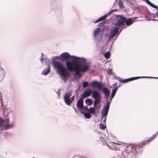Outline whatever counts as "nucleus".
Masks as SVG:
<instances>
[{"label":"nucleus","instance_id":"43","mask_svg":"<svg viewBox=\"0 0 158 158\" xmlns=\"http://www.w3.org/2000/svg\"><path fill=\"white\" fill-rule=\"evenodd\" d=\"M114 96L111 95V96L110 97V99L109 100V101H110V102H111L112 99L113 98Z\"/></svg>","mask_w":158,"mask_h":158},{"label":"nucleus","instance_id":"31","mask_svg":"<svg viewBox=\"0 0 158 158\" xmlns=\"http://www.w3.org/2000/svg\"><path fill=\"white\" fill-rule=\"evenodd\" d=\"M139 77H135L129 78L130 81L139 79Z\"/></svg>","mask_w":158,"mask_h":158},{"label":"nucleus","instance_id":"2","mask_svg":"<svg viewBox=\"0 0 158 158\" xmlns=\"http://www.w3.org/2000/svg\"><path fill=\"white\" fill-rule=\"evenodd\" d=\"M52 64L56 72L60 75L62 80L65 82H66V80L68 79L69 72H74L73 75L75 74V68L72 66L69 65V68H68L67 67H66L65 65L62 63L55 60L54 58L52 59Z\"/></svg>","mask_w":158,"mask_h":158},{"label":"nucleus","instance_id":"51","mask_svg":"<svg viewBox=\"0 0 158 158\" xmlns=\"http://www.w3.org/2000/svg\"><path fill=\"white\" fill-rule=\"evenodd\" d=\"M116 10V9H113V10H111V11H113V12H114V10Z\"/></svg>","mask_w":158,"mask_h":158},{"label":"nucleus","instance_id":"48","mask_svg":"<svg viewBox=\"0 0 158 158\" xmlns=\"http://www.w3.org/2000/svg\"><path fill=\"white\" fill-rule=\"evenodd\" d=\"M62 12V10H61V9H60V10H59V13L60 14H61Z\"/></svg>","mask_w":158,"mask_h":158},{"label":"nucleus","instance_id":"46","mask_svg":"<svg viewBox=\"0 0 158 158\" xmlns=\"http://www.w3.org/2000/svg\"><path fill=\"white\" fill-rule=\"evenodd\" d=\"M158 8H157L156 9H158ZM157 12H156V14H155V15H156V16L158 17V10H157Z\"/></svg>","mask_w":158,"mask_h":158},{"label":"nucleus","instance_id":"27","mask_svg":"<svg viewBox=\"0 0 158 158\" xmlns=\"http://www.w3.org/2000/svg\"><path fill=\"white\" fill-rule=\"evenodd\" d=\"M118 5L119 8L121 9H123L124 8V6L123 4L122 0H118Z\"/></svg>","mask_w":158,"mask_h":158},{"label":"nucleus","instance_id":"41","mask_svg":"<svg viewBox=\"0 0 158 158\" xmlns=\"http://www.w3.org/2000/svg\"><path fill=\"white\" fill-rule=\"evenodd\" d=\"M60 56H54L52 59L54 58L55 60L56 59H58L59 60H60Z\"/></svg>","mask_w":158,"mask_h":158},{"label":"nucleus","instance_id":"15","mask_svg":"<svg viewBox=\"0 0 158 158\" xmlns=\"http://www.w3.org/2000/svg\"><path fill=\"white\" fill-rule=\"evenodd\" d=\"M101 30L100 28L98 27L96 29L94 30V39H97L98 40H100V38L98 39L97 35L101 32Z\"/></svg>","mask_w":158,"mask_h":158},{"label":"nucleus","instance_id":"42","mask_svg":"<svg viewBox=\"0 0 158 158\" xmlns=\"http://www.w3.org/2000/svg\"><path fill=\"white\" fill-rule=\"evenodd\" d=\"M124 28V27H122L120 28V30H119V32H118V35H119L120 33V32H121V31H122V30Z\"/></svg>","mask_w":158,"mask_h":158},{"label":"nucleus","instance_id":"13","mask_svg":"<svg viewBox=\"0 0 158 158\" xmlns=\"http://www.w3.org/2000/svg\"><path fill=\"white\" fill-rule=\"evenodd\" d=\"M125 23L127 26H129L133 23L135 21V18H129L125 17Z\"/></svg>","mask_w":158,"mask_h":158},{"label":"nucleus","instance_id":"22","mask_svg":"<svg viewBox=\"0 0 158 158\" xmlns=\"http://www.w3.org/2000/svg\"><path fill=\"white\" fill-rule=\"evenodd\" d=\"M145 1L150 6H151L152 7L154 8H157L158 7V6L156 5H155L153 3L151 2L149 0H145Z\"/></svg>","mask_w":158,"mask_h":158},{"label":"nucleus","instance_id":"47","mask_svg":"<svg viewBox=\"0 0 158 158\" xmlns=\"http://www.w3.org/2000/svg\"><path fill=\"white\" fill-rule=\"evenodd\" d=\"M106 118L103 121V122L104 123V124H105V125H106Z\"/></svg>","mask_w":158,"mask_h":158},{"label":"nucleus","instance_id":"16","mask_svg":"<svg viewBox=\"0 0 158 158\" xmlns=\"http://www.w3.org/2000/svg\"><path fill=\"white\" fill-rule=\"evenodd\" d=\"M83 99L82 97L79 98L77 103V108L81 109H82L83 106Z\"/></svg>","mask_w":158,"mask_h":158},{"label":"nucleus","instance_id":"26","mask_svg":"<svg viewBox=\"0 0 158 158\" xmlns=\"http://www.w3.org/2000/svg\"><path fill=\"white\" fill-rule=\"evenodd\" d=\"M108 112H107V111H102V114H101V116L102 118L101 119H102L103 118L106 117L108 114Z\"/></svg>","mask_w":158,"mask_h":158},{"label":"nucleus","instance_id":"9","mask_svg":"<svg viewBox=\"0 0 158 158\" xmlns=\"http://www.w3.org/2000/svg\"><path fill=\"white\" fill-rule=\"evenodd\" d=\"M119 28L116 26L112 27L110 29L109 32V40H110L111 39L115 36L117 34H118Z\"/></svg>","mask_w":158,"mask_h":158},{"label":"nucleus","instance_id":"19","mask_svg":"<svg viewBox=\"0 0 158 158\" xmlns=\"http://www.w3.org/2000/svg\"><path fill=\"white\" fill-rule=\"evenodd\" d=\"M0 72L2 74L0 77V82L5 78L6 75V72L5 70L1 67H0Z\"/></svg>","mask_w":158,"mask_h":158},{"label":"nucleus","instance_id":"35","mask_svg":"<svg viewBox=\"0 0 158 158\" xmlns=\"http://www.w3.org/2000/svg\"><path fill=\"white\" fill-rule=\"evenodd\" d=\"M61 89H58L57 91L55 90V91L56 92L58 95V98H59L60 97L61 93H60V90Z\"/></svg>","mask_w":158,"mask_h":158},{"label":"nucleus","instance_id":"39","mask_svg":"<svg viewBox=\"0 0 158 158\" xmlns=\"http://www.w3.org/2000/svg\"><path fill=\"white\" fill-rule=\"evenodd\" d=\"M112 70L111 69H108L107 71V73L109 75L111 74H112Z\"/></svg>","mask_w":158,"mask_h":158},{"label":"nucleus","instance_id":"12","mask_svg":"<svg viewBox=\"0 0 158 158\" xmlns=\"http://www.w3.org/2000/svg\"><path fill=\"white\" fill-rule=\"evenodd\" d=\"M3 114L4 115H6L5 117H6L8 115V118L10 116H12V114H15L11 110L10 108H5L3 111Z\"/></svg>","mask_w":158,"mask_h":158},{"label":"nucleus","instance_id":"49","mask_svg":"<svg viewBox=\"0 0 158 158\" xmlns=\"http://www.w3.org/2000/svg\"><path fill=\"white\" fill-rule=\"evenodd\" d=\"M100 108V106H99V107H98L97 106V107H95V109H99V108Z\"/></svg>","mask_w":158,"mask_h":158},{"label":"nucleus","instance_id":"6","mask_svg":"<svg viewBox=\"0 0 158 158\" xmlns=\"http://www.w3.org/2000/svg\"><path fill=\"white\" fill-rule=\"evenodd\" d=\"M101 89H93L92 97L94 99V103L99 104L101 103L102 96Z\"/></svg>","mask_w":158,"mask_h":158},{"label":"nucleus","instance_id":"1","mask_svg":"<svg viewBox=\"0 0 158 158\" xmlns=\"http://www.w3.org/2000/svg\"><path fill=\"white\" fill-rule=\"evenodd\" d=\"M60 60L65 61L66 66L69 68V65H71L73 62V60L75 59L76 64L74 66L75 78H79L82 76L81 73H84L87 71L90 67L89 62L86 61L87 59L83 57H80L75 56H71L69 53L64 52L60 55Z\"/></svg>","mask_w":158,"mask_h":158},{"label":"nucleus","instance_id":"7","mask_svg":"<svg viewBox=\"0 0 158 158\" xmlns=\"http://www.w3.org/2000/svg\"><path fill=\"white\" fill-rule=\"evenodd\" d=\"M72 95V91H71L69 92L66 93L64 96V101L66 104L68 106H70L72 102L75 99V95H73L70 98Z\"/></svg>","mask_w":158,"mask_h":158},{"label":"nucleus","instance_id":"56","mask_svg":"<svg viewBox=\"0 0 158 158\" xmlns=\"http://www.w3.org/2000/svg\"><path fill=\"white\" fill-rule=\"evenodd\" d=\"M153 16L154 17H155L154 14H153Z\"/></svg>","mask_w":158,"mask_h":158},{"label":"nucleus","instance_id":"21","mask_svg":"<svg viewBox=\"0 0 158 158\" xmlns=\"http://www.w3.org/2000/svg\"><path fill=\"white\" fill-rule=\"evenodd\" d=\"M44 54L42 53H41V56L40 59L41 62L42 63H46V62H49V60L48 58L43 57Z\"/></svg>","mask_w":158,"mask_h":158},{"label":"nucleus","instance_id":"55","mask_svg":"<svg viewBox=\"0 0 158 158\" xmlns=\"http://www.w3.org/2000/svg\"><path fill=\"white\" fill-rule=\"evenodd\" d=\"M73 109H74V110H75V109H76L74 107V106H73Z\"/></svg>","mask_w":158,"mask_h":158},{"label":"nucleus","instance_id":"32","mask_svg":"<svg viewBox=\"0 0 158 158\" xmlns=\"http://www.w3.org/2000/svg\"><path fill=\"white\" fill-rule=\"evenodd\" d=\"M81 109V111H82L84 112H86V111H87L88 109V108L87 106H82V109Z\"/></svg>","mask_w":158,"mask_h":158},{"label":"nucleus","instance_id":"52","mask_svg":"<svg viewBox=\"0 0 158 158\" xmlns=\"http://www.w3.org/2000/svg\"><path fill=\"white\" fill-rule=\"evenodd\" d=\"M152 20H153V21H158V20H157V19H152Z\"/></svg>","mask_w":158,"mask_h":158},{"label":"nucleus","instance_id":"37","mask_svg":"<svg viewBox=\"0 0 158 158\" xmlns=\"http://www.w3.org/2000/svg\"><path fill=\"white\" fill-rule=\"evenodd\" d=\"M117 89H112V91L111 93V95L114 96L117 92Z\"/></svg>","mask_w":158,"mask_h":158},{"label":"nucleus","instance_id":"33","mask_svg":"<svg viewBox=\"0 0 158 158\" xmlns=\"http://www.w3.org/2000/svg\"><path fill=\"white\" fill-rule=\"evenodd\" d=\"M110 107L104 106L103 107L102 111L108 112Z\"/></svg>","mask_w":158,"mask_h":158},{"label":"nucleus","instance_id":"8","mask_svg":"<svg viewBox=\"0 0 158 158\" xmlns=\"http://www.w3.org/2000/svg\"><path fill=\"white\" fill-rule=\"evenodd\" d=\"M90 87L93 89H108L104 87V85L102 82L96 81H94L90 82Z\"/></svg>","mask_w":158,"mask_h":158},{"label":"nucleus","instance_id":"57","mask_svg":"<svg viewBox=\"0 0 158 158\" xmlns=\"http://www.w3.org/2000/svg\"><path fill=\"white\" fill-rule=\"evenodd\" d=\"M32 158H36L34 157H33Z\"/></svg>","mask_w":158,"mask_h":158},{"label":"nucleus","instance_id":"3","mask_svg":"<svg viewBox=\"0 0 158 158\" xmlns=\"http://www.w3.org/2000/svg\"><path fill=\"white\" fill-rule=\"evenodd\" d=\"M98 134H100L99 139L98 140V141L99 142V143L105 145H106L111 150H119L120 148L118 147V145H121L125 144L124 142L118 141V143H114L111 142L108 139V137L102 134L101 132H98Z\"/></svg>","mask_w":158,"mask_h":158},{"label":"nucleus","instance_id":"38","mask_svg":"<svg viewBox=\"0 0 158 158\" xmlns=\"http://www.w3.org/2000/svg\"><path fill=\"white\" fill-rule=\"evenodd\" d=\"M139 78H158V77H146V76H141L139 77Z\"/></svg>","mask_w":158,"mask_h":158},{"label":"nucleus","instance_id":"29","mask_svg":"<svg viewBox=\"0 0 158 158\" xmlns=\"http://www.w3.org/2000/svg\"><path fill=\"white\" fill-rule=\"evenodd\" d=\"M104 57L106 59H109L110 56V53L109 52H106L104 55Z\"/></svg>","mask_w":158,"mask_h":158},{"label":"nucleus","instance_id":"36","mask_svg":"<svg viewBox=\"0 0 158 158\" xmlns=\"http://www.w3.org/2000/svg\"><path fill=\"white\" fill-rule=\"evenodd\" d=\"M105 22L106 21L104 20L102 22L98 23L97 26L98 27L102 26L105 24Z\"/></svg>","mask_w":158,"mask_h":158},{"label":"nucleus","instance_id":"40","mask_svg":"<svg viewBox=\"0 0 158 158\" xmlns=\"http://www.w3.org/2000/svg\"><path fill=\"white\" fill-rule=\"evenodd\" d=\"M113 89H118V86H117L115 84L113 85Z\"/></svg>","mask_w":158,"mask_h":158},{"label":"nucleus","instance_id":"18","mask_svg":"<svg viewBox=\"0 0 158 158\" xmlns=\"http://www.w3.org/2000/svg\"><path fill=\"white\" fill-rule=\"evenodd\" d=\"M102 92L104 93L105 97L104 98L105 99H108L110 93V89H102Z\"/></svg>","mask_w":158,"mask_h":158},{"label":"nucleus","instance_id":"25","mask_svg":"<svg viewBox=\"0 0 158 158\" xmlns=\"http://www.w3.org/2000/svg\"><path fill=\"white\" fill-rule=\"evenodd\" d=\"M90 82L89 83L86 81H84L82 83V86L83 88H85L87 87H90Z\"/></svg>","mask_w":158,"mask_h":158},{"label":"nucleus","instance_id":"30","mask_svg":"<svg viewBox=\"0 0 158 158\" xmlns=\"http://www.w3.org/2000/svg\"><path fill=\"white\" fill-rule=\"evenodd\" d=\"M106 105H105V106L110 107V106L111 102L109 101L108 99H106Z\"/></svg>","mask_w":158,"mask_h":158},{"label":"nucleus","instance_id":"44","mask_svg":"<svg viewBox=\"0 0 158 158\" xmlns=\"http://www.w3.org/2000/svg\"><path fill=\"white\" fill-rule=\"evenodd\" d=\"M101 21V20H100V19L99 18V19H97V20H96L95 21H94V23H97V22H99V21Z\"/></svg>","mask_w":158,"mask_h":158},{"label":"nucleus","instance_id":"59","mask_svg":"<svg viewBox=\"0 0 158 158\" xmlns=\"http://www.w3.org/2000/svg\"><path fill=\"white\" fill-rule=\"evenodd\" d=\"M0 133H1V132H0Z\"/></svg>","mask_w":158,"mask_h":158},{"label":"nucleus","instance_id":"53","mask_svg":"<svg viewBox=\"0 0 158 158\" xmlns=\"http://www.w3.org/2000/svg\"><path fill=\"white\" fill-rule=\"evenodd\" d=\"M75 110V112L76 113H77V110H76V109H75V110Z\"/></svg>","mask_w":158,"mask_h":158},{"label":"nucleus","instance_id":"28","mask_svg":"<svg viewBox=\"0 0 158 158\" xmlns=\"http://www.w3.org/2000/svg\"><path fill=\"white\" fill-rule=\"evenodd\" d=\"M99 126L100 129L102 130H104L106 127V125L104 123H100Z\"/></svg>","mask_w":158,"mask_h":158},{"label":"nucleus","instance_id":"11","mask_svg":"<svg viewBox=\"0 0 158 158\" xmlns=\"http://www.w3.org/2000/svg\"><path fill=\"white\" fill-rule=\"evenodd\" d=\"M93 89H85L82 93L81 97L83 98L90 96L92 94Z\"/></svg>","mask_w":158,"mask_h":158},{"label":"nucleus","instance_id":"10","mask_svg":"<svg viewBox=\"0 0 158 158\" xmlns=\"http://www.w3.org/2000/svg\"><path fill=\"white\" fill-rule=\"evenodd\" d=\"M125 19V17H120L115 21L114 23V25H115L116 27H118L119 28V27L122 26H124Z\"/></svg>","mask_w":158,"mask_h":158},{"label":"nucleus","instance_id":"4","mask_svg":"<svg viewBox=\"0 0 158 158\" xmlns=\"http://www.w3.org/2000/svg\"><path fill=\"white\" fill-rule=\"evenodd\" d=\"M12 118L11 124H9L10 122L9 117L8 118V115L6 117H5L3 119L0 118V127L1 130H3L4 129L7 130L13 127L15 124L16 116L15 114H12L11 116Z\"/></svg>","mask_w":158,"mask_h":158},{"label":"nucleus","instance_id":"58","mask_svg":"<svg viewBox=\"0 0 158 158\" xmlns=\"http://www.w3.org/2000/svg\"><path fill=\"white\" fill-rule=\"evenodd\" d=\"M150 20V19H148V20Z\"/></svg>","mask_w":158,"mask_h":158},{"label":"nucleus","instance_id":"23","mask_svg":"<svg viewBox=\"0 0 158 158\" xmlns=\"http://www.w3.org/2000/svg\"><path fill=\"white\" fill-rule=\"evenodd\" d=\"M118 81L120 83H124L130 81L129 78L126 79H122L120 77H118Z\"/></svg>","mask_w":158,"mask_h":158},{"label":"nucleus","instance_id":"45","mask_svg":"<svg viewBox=\"0 0 158 158\" xmlns=\"http://www.w3.org/2000/svg\"><path fill=\"white\" fill-rule=\"evenodd\" d=\"M113 12V11H109L108 14H107V16L110 15V14Z\"/></svg>","mask_w":158,"mask_h":158},{"label":"nucleus","instance_id":"50","mask_svg":"<svg viewBox=\"0 0 158 158\" xmlns=\"http://www.w3.org/2000/svg\"><path fill=\"white\" fill-rule=\"evenodd\" d=\"M1 99V106H2V100L1 99Z\"/></svg>","mask_w":158,"mask_h":158},{"label":"nucleus","instance_id":"20","mask_svg":"<svg viewBox=\"0 0 158 158\" xmlns=\"http://www.w3.org/2000/svg\"><path fill=\"white\" fill-rule=\"evenodd\" d=\"M98 104L94 102V107H91L89 109L91 114H96L95 107H97V105Z\"/></svg>","mask_w":158,"mask_h":158},{"label":"nucleus","instance_id":"14","mask_svg":"<svg viewBox=\"0 0 158 158\" xmlns=\"http://www.w3.org/2000/svg\"><path fill=\"white\" fill-rule=\"evenodd\" d=\"M48 66L47 68H45L42 71L41 74L44 75H47L50 72V68L49 62L47 63Z\"/></svg>","mask_w":158,"mask_h":158},{"label":"nucleus","instance_id":"5","mask_svg":"<svg viewBox=\"0 0 158 158\" xmlns=\"http://www.w3.org/2000/svg\"><path fill=\"white\" fill-rule=\"evenodd\" d=\"M158 135V131L154 134L148 140L144 141L140 143L139 145H132L130 144L129 146L127 147V148H131L132 149L131 151L133 150L135 151L136 152H138L139 151V149L142 147L144 145L147 144H148L149 142L152 141Z\"/></svg>","mask_w":158,"mask_h":158},{"label":"nucleus","instance_id":"34","mask_svg":"<svg viewBox=\"0 0 158 158\" xmlns=\"http://www.w3.org/2000/svg\"><path fill=\"white\" fill-rule=\"evenodd\" d=\"M107 17V14H105L103 16L99 18L101 21H103Z\"/></svg>","mask_w":158,"mask_h":158},{"label":"nucleus","instance_id":"54","mask_svg":"<svg viewBox=\"0 0 158 158\" xmlns=\"http://www.w3.org/2000/svg\"><path fill=\"white\" fill-rule=\"evenodd\" d=\"M1 92H0V97H1Z\"/></svg>","mask_w":158,"mask_h":158},{"label":"nucleus","instance_id":"17","mask_svg":"<svg viewBox=\"0 0 158 158\" xmlns=\"http://www.w3.org/2000/svg\"><path fill=\"white\" fill-rule=\"evenodd\" d=\"M81 113L83 114L85 117L87 119H89L91 118V115L90 113L89 109H88L85 112H84L82 111H81Z\"/></svg>","mask_w":158,"mask_h":158},{"label":"nucleus","instance_id":"24","mask_svg":"<svg viewBox=\"0 0 158 158\" xmlns=\"http://www.w3.org/2000/svg\"><path fill=\"white\" fill-rule=\"evenodd\" d=\"M85 103L89 106H90L92 104L93 100L90 98H88L85 100Z\"/></svg>","mask_w":158,"mask_h":158}]
</instances>
